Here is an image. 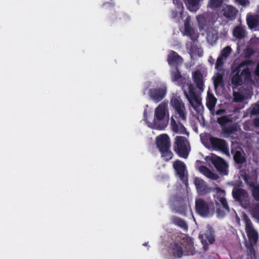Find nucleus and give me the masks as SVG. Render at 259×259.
Masks as SVG:
<instances>
[{
	"label": "nucleus",
	"instance_id": "nucleus-1",
	"mask_svg": "<svg viewBox=\"0 0 259 259\" xmlns=\"http://www.w3.org/2000/svg\"><path fill=\"white\" fill-rule=\"evenodd\" d=\"M174 68L170 71L171 80L173 82L177 81L178 82L179 85L182 87L184 95L193 109L198 114H201L203 112V106L201 100L195 92L194 85L191 83L190 80L182 76L178 67Z\"/></svg>",
	"mask_w": 259,
	"mask_h": 259
},
{
	"label": "nucleus",
	"instance_id": "nucleus-2",
	"mask_svg": "<svg viewBox=\"0 0 259 259\" xmlns=\"http://www.w3.org/2000/svg\"><path fill=\"white\" fill-rule=\"evenodd\" d=\"M171 253L177 258H181L184 255H193L196 253L192 239L190 237L183 238L180 241L175 242L171 246Z\"/></svg>",
	"mask_w": 259,
	"mask_h": 259
},
{
	"label": "nucleus",
	"instance_id": "nucleus-3",
	"mask_svg": "<svg viewBox=\"0 0 259 259\" xmlns=\"http://www.w3.org/2000/svg\"><path fill=\"white\" fill-rule=\"evenodd\" d=\"M156 144L164 160L168 161L172 158L173 154L170 150V141L168 135L162 134L157 137Z\"/></svg>",
	"mask_w": 259,
	"mask_h": 259
},
{
	"label": "nucleus",
	"instance_id": "nucleus-4",
	"mask_svg": "<svg viewBox=\"0 0 259 259\" xmlns=\"http://www.w3.org/2000/svg\"><path fill=\"white\" fill-rule=\"evenodd\" d=\"M167 105L165 103H160L155 109L153 123L159 130L164 129L167 125V120H164L166 112L167 111Z\"/></svg>",
	"mask_w": 259,
	"mask_h": 259
},
{
	"label": "nucleus",
	"instance_id": "nucleus-5",
	"mask_svg": "<svg viewBox=\"0 0 259 259\" xmlns=\"http://www.w3.org/2000/svg\"><path fill=\"white\" fill-rule=\"evenodd\" d=\"M189 143L185 137L177 136L175 139L174 150L181 157L186 158L189 155V151L188 146Z\"/></svg>",
	"mask_w": 259,
	"mask_h": 259
},
{
	"label": "nucleus",
	"instance_id": "nucleus-6",
	"mask_svg": "<svg viewBox=\"0 0 259 259\" xmlns=\"http://www.w3.org/2000/svg\"><path fill=\"white\" fill-rule=\"evenodd\" d=\"M172 166L176 171V176L178 177L185 184H187L188 173L185 163L178 159L173 162Z\"/></svg>",
	"mask_w": 259,
	"mask_h": 259
},
{
	"label": "nucleus",
	"instance_id": "nucleus-7",
	"mask_svg": "<svg viewBox=\"0 0 259 259\" xmlns=\"http://www.w3.org/2000/svg\"><path fill=\"white\" fill-rule=\"evenodd\" d=\"M167 88L164 85L159 87L151 88L148 91L150 98L156 103L161 101L165 98Z\"/></svg>",
	"mask_w": 259,
	"mask_h": 259
},
{
	"label": "nucleus",
	"instance_id": "nucleus-8",
	"mask_svg": "<svg viewBox=\"0 0 259 259\" xmlns=\"http://www.w3.org/2000/svg\"><path fill=\"white\" fill-rule=\"evenodd\" d=\"M196 212L200 216L206 218L210 214V203L203 199L199 198L195 200Z\"/></svg>",
	"mask_w": 259,
	"mask_h": 259
},
{
	"label": "nucleus",
	"instance_id": "nucleus-9",
	"mask_svg": "<svg viewBox=\"0 0 259 259\" xmlns=\"http://www.w3.org/2000/svg\"><path fill=\"white\" fill-rule=\"evenodd\" d=\"M209 141L213 150L223 152L228 151V144L225 140L211 136L209 138Z\"/></svg>",
	"mask_w": 259,
	"mask_h": 259
},
{
	"label": "nucleus",
	"instance_id": "nucleus-10",
	"mask_svg": "<svg viewBox=\"0 0 259 259\" xmlns=\"http://www.w3.org/2000/svg\"><path fill=\"white\" fill-rule=\"evenodd\" d=\"M199 237L201 239L205 251L207 250L208 249V242L211 244L215 241L214 232L213 229L210 228H208L204 234H200Z\"/></svg>",
	"mask_w": 259,
	"mask_h": 259
},
{
	"label": "nucleus",
	"instance_id": "nucleus-11",
	"mask_svg": "<svg viewBox=\"0 0 259 259\" xmlns=\"http://www.w3.org/2000/svg\"><path fill=\"white\" fill-rule=\"evenodd\" d=\"M245 231L248 238V243H256L258 235L257 232L253 229L250 219L245 220Z\"/></svg>",
	"mask_w": 259,
	"mask_h": 259
},
{
	"label": "nucleus",
	"instance_id": "nucleus-12",
	"mask_svg": "<svg viewBox=\"0 0 259 259\" xmlns=\"http://www.w3.org/2000/svg\"><path fill=\"white\" fill-rule=\"evenodd\" d=\"M167 61L171 67H178L183 64L184 60L178 53L171 50L168 55Z\"/></svg>",
	"mask_w": 259,
	"mask_h": 259
},
{
	"label": "nucleus",
	"instance_id": "nucleus-13",
	"mask_svg": "<svg viewBox=\"0 0 259 259\" xmlns=\"http://www.w3.org/2000/svg\"><path fill=\"white\" fill-rule=\"evenodd\" d=\"M232 195L235 200L239 202H246L248 200V192L245 189L241 188H233Z\"/></svg>",
	"mask_w": 259,
	"mask_h": 259
},
{
	"label": "nucleus",
	"instance_id": "nucleus-14",
	"mask_svg": "<svg viewBox=\"0 0 259 259\" xmlns=\"http://www.w3.org/2000/svg\"><path fill=\"white\" fill-rule=\"evenodd\" d=\"M211 162L219 171L224 175H227L228 165L222 158L219 156L212 157L211 158Z\"/></svg>",
	"mask_w": 259,
	"mask_h": 259
},
{
	"label": "nucleus",
	"instance_id": "nucleus-15",
	"mask_svg": "<svg viewBox=\"0 0 259 259\" xmlns=\"http://www.w3.org/2000/svg\"><path fill=\"white\" fill-rule=\"evenodd\" d=\"M194 184L198 193L200 195L206 194L211 191V188L208 187L206 183L200 178H195Z\"/></svg>",
	"mask_w": 259,
	"mask_h": 259
},
{
	"label": "nucleus",
	"instance_id": "nucleus-16",
	"mask_svg": "<svg viewBox=\"0 0 259 259\" xmlns=\"http://www.w3.org/2000/svg\"><path fill=\"white\" fill-rule=\"evenodd\" d=\"M184 28L186 34L190 36L193 41L197 40L198 35L195 34L194 29L191 26V20L189 17H187L185 21Z\"/></svg>",
	"mask_w": 259,
	"mask_h": 259
},
{
	"label": "nucleus",
	"instance_id": "nucleus-17",
	"mask_svg": "<svg viewBox=\"0 0 259 259\" xmlns=\"http://www.w3.org/2000/svg\"><path fill=\"white\" fill-rule=\"evenodd\" d=\"M242 178L244 181L245 184L248 186L250 188V191H251L252 189H253L254 187H256L257 186V175L253 174L252 175L245 174L242 175Z\"/></svg>",
	"mask_w": 259,
	"mask_h": 259
},
{
	"label": "nucleus",
	"instance_id": "nucleus-18",
	"mask_svg": "<svg viewBox=\"0 0 259 259\" xmlns=\"http://www.w3.org/2000/svg\"><path fill=\"white\" fill-rule=\"evenodd\" d=\"M170 125L174 132L181 134H185L187 136L189 135V133L187 131L186 128L184 126V125L179 121V123L177 124L176 121L173 118V117L171 118Z\"/></svg>",
	"mask_w": 259,
	"mask_h": 259
},
{
	"label": "nucleus",
	"instance_id": "nucleus-19",
	"mask_svg": "<svg viewBox=\"0 0 259 259\" xmlns=\"http://www.w3.org/2000/svg\"><path fill=\"white\" fill-rule=\"evenodd\" d=\"M193 81L196 84L197 88L199 90H203V75L201 72L197 70L195 71L193 74Z\"/></svg>",
	"mask_w": 259,
	"mask_h": 259
},
{
	"label": "nucleus",
	"instance_id": "nucleus-20",
	"mask_svg": "<svg viewBox=\"0 0 259 259\" xmlns=\"http://www.w3.org/2000/svg\"><path fill=\"white\" fill-rule=\"evenodd\" d=\"M246 22L250 29H253L259 25V16L258 15L247 16Z\"/></svg>",
	"mask_w": 259,
	"mask_h": 259
},
{
	"label": "nucleus",
	"instance_id": "nucleus-21",
	"mask_svg": "<svg viewBox=\"0 0 259 259\" xmlns=\"http://www.w3.org/2000/svg\"><path fill=\"white\" fill-rule=\"evenodd\" d=\"M223 11L224 16L231 20L235 18L237 11L235 8L231 6H227Z\"/></svg>",
	"mask_w": 259,
	"mask_h": 259
},
{
	"label": "nucleus",
	"instance_id": "nucleus-22",
	"mask_svg": "<svg viewBox=\"0 0 259 259\" xmlns=\"http://www.w3.org/2000/svg\"><path fill=\"white\" fill-rule=\"evenodd\" d=\"M175 110V117L178 120H181L182 121L186 120V112L185 107L184 108L182 107L174 109Z\"/></svg>",
	"mask_w": 259,
	"mask_h": 259
},
{
	"label": "nucleus",
	"instance_id": "nucleus-23",
	"mask_svg": "<svg viewBox=\"0 0 259 259\" xmlns=\"http://www.w3.org/2000/svg\"><path fill=\"white\" fill-rule=\"evenodd\" d=\"M233 159L234 161L238 164H242L246 161L245 154L239 150H237L235 152L233 155Z\"/></svg>",
	"mask_w": 259,
	"mask_h": 259
},
{
	"label": "nucleus",
	"instance_id": "nucleus-24",
	"mask_svg": "<svg viewBox=\"0 0 259 259\" xmlns=\"http://www.w3.org/2000/svg\"><path fill=\"white\" fill-rule=\"evenodd\" d=\"M218 192L220 193V198H218V200L221 202L223 206V208L226 209L227 212L230 211V208L228 205L226 199L225 197V191L218 188Z\"/></svg>",
	"mask_w": 259,
	"mask_h": 259
},
{
	"label": "nucleus",
	"instance_id": "nucleus-25",
	"mask_svg": "<svg viewBox=\"0 0 259 259\" xmlns=\"http://www.w3.org/2000/svg\"><path fill=\"white\" fill-rule=\"evenodd\" d=\"M217 103V99L211 94L208 93L206 99V106L209 110L211 111L214 109Z\"/></svg>",
	"mask_w": 259,
	"mask_h": 259
},
{
	"label": "nucleus",
	"instance_id": "nucleus-26",
	"mask_svg": "<svg viewBox=\"0 0 259 259\" xmlns=\"http://www.w3.org/2000/svg\"><path fill=\"white\" fill-rule=\"evenodd\" d=\"M171 220L175 225L179 226L184 230H187L188 225L186 222L182 219L176 216H172Z\"/></svg>",
	"mask_w": 259,
	"mask_h": 259
},
{
	"label": "nucleus",
	"instance_id": "nucleus-27",
	"mask_svg": "<svg viewBox=\"0 0 259 259\" xmlns=\"http://www.w3.org/2000/svg\"><path fill=\"white\" fill-rule=\"evenodd\" d=\"M187 5L188 9L191 12L196 11L198 9L200 0H183Z\"/></svg>",
	"mask_w": 259,
	"mask_h": 259
},
{
	"label": "nucleus",
	"instance_id": "nucleus-28",
	"mask_svg": "<svg viewBox=\"0 0 259 259\" xmlns=\"http://www.w3.org/2000/svg\"><path fill=\"white\" fill-rule=\"evenodd\" d=\"M237 72L232 76L231 82L236 87H238L242 84V79L240 75V70L236 69Z\"/></svg>",
	"mask_w": 259,
	"mask_h": 259
},
{
	"label": "nucleus",
	"instance_id": "nucleus-29",
	"mask_svg": "<svg viewBox=\"0 0 259 259\" xmlns=\"http://www.w3.org/2000/svg\"><path fill=\"white\" fill-rule=\"evenodd\" d=\"M233 34L236 38L241 39L245 37V31L241 26H237L234 28Z\"/></svg>",
	"mask_w": 259,
	"mask_h": 259
},
{
	"label": "nucleus",
	"instance_id": "nucleus-30",
	"mask_svg": "<svg viewBox=\"0 0 259 259\" xmlns=\"http://www.w3.org/2000/svg\"><path fill=\"white\" fill-rule=\"evenodd\" d=\"M170 104L174 109L178 108H184L185 105L180 97H173L170 100Z\"/></svg>",
	"mask_w": 259,
	"mask_h": 259
},
{
	"label": "nucleus",
	"instance_id": "nucleus-31",
	"mask_svg": "<svg viewBox=\"0 0 259 259\" xmlns=\"http://www.w3.org/2000/svg\"><path fill=\"white\" fill-rule=\"evenodd\" d=\"M170 104L174 109L178 108H184L185 105L180 97H173L170 100Z\"/></svg>",
	"mask_w": 259,
	"mask_h": 259
},
{
	"label": "nucleus",
	"instance_id": "nucleus-32",
	"mask_svg": "<svg viewBox=\"0 0 259 259\" xmlns=\"http://www.w3.org/2000/svg\"><path fill=\"white\" fill-rule=\"evenodd\" d=\"M190 52L191 57L193 54L197 55L199 57L203 56V50L201 48H198L197 46L192 45L190 48Z\"/></svg>",
	"mask_w": 259,
	"mask_h": 259
},
{
	"label": "nucleus",
	"instance_id": "nucleus-33",
	"mask_svg": "<svg viewBox=\"0 0 259 259\" xmlns=\"http://www.w3.org/2000/svg\"><path fill=\"white\" fill-rule=\"evenodd\" d=\"M236 131L237 127L233 125L224 127L222 128L223 133L228 136L234 134Z\"/></svg>",
	"mask_w": 259,
	"mask_h": 259
},
{
	"label": "nucleus",
	"instance_id": "nucleus-34",
	"mask_svg": "<svg viewBox=\"0 0 259 259\" xmlns=\"http://www.w3.org/2000/svg\"><path fill=\"white\" fill-rule=\"evenodd\" d=\"M231 52V48L229 46H226L221 51L220 55L219 56L222 57L226 59L230 55Z\"/></svg>",
	"mask_w": 259,
	"mask_h": 259
},
{
	"label": "nucleus",
	"instance_id": "nucleus-35",
	"mask_svg": "<svg viewBox=\"0 0 259 259\" xmlns=\"http://www.w3.org/2000/svg\"><path fill=\"white\" fill-rule=\"evenodd\" d=\"M225 59L222 57L219 56L217 59V61L215 65V68L219 70L222 71L223 69V66L224 64V60Z\"/></svg>",
	"mask_w": 259,
	"mask_h": 259
},
{
	"label": "nucleus",
	"instance_id": "nucleus-36",
	"mask_svg": "<svg viewBox=\"0 0 259 259\" xmlns=\"http://www.w3.org/2000/svg\"><path fill=\"white\" fill-rule=\"evenodd\" d=\"M224 82L223 75L221 74L218 73L216 77H214L213 80L214 86L215 88L218 87L219 85L223 84Z\"/></svg>",
	"mask_w": 259,
	"mask_h": 259
},
{
	"label": "nucleus",
	"instance_id": "nucleus-37",
	"mask_svg": "<svg viewBox=\"0 0 259 259\" xmlns=\"http://www.w3.org/2000/svg\"><path fill=\"white\" fill-rule=\"evenodd\" d=\"M223 0H209V5L211 8L220 7L223 4Z\"/></svg>",
	"mask_w": 259,
	"mask_h": 259
},
{
	"label": "nucleus",
	"instance_id": "nucleus-38",
	"mask_svg": "<svg viewBox=\"0 0 259 259\" xmlns=\"http://www.w3.org/2000/svg\"><path fill=\"white\" fill-rule=\"evenodd\" d=\"M240 75L241 78L243 77L245 80H248L251 78V73L248 68L243 69Z\"/></svg>",
	"mask_w": 259,
	"mask_h": 259
},
{
	"label": "nucleus",
	"instance_id": "nucleus-39",
	"mask_svg": "<svg viewBox=\"0 0 259 259\" xmlns=\"http://www.w3.org/2000/svg\"><path fill=\"white\" fill-rule=\"evenodd\" d=\"M251 192L253 198L256 201H259V184L257 185L256 187H254Z\"/></svg>",
	"mask_w": 259,
	"mask_h": 259
},
{
	"label": "nucleus",
	"instance_id": "nucleus-40",
	"mask_svg": "<svg viewBox=\"0 0 259 259\" xmlns=\"http://www.w3.org/2000/svg\"><path fill=\"white\" fill-rule=\"evenodd\" d=\"M251 192L253 198L256 201H259V184L257 185L256 187H254Z\"/></svg>",
	"mask_w": 259,
	"mask_h": 259
},
{
	"label": "nucleus",
	"instance_id": "nucleus-41",
	"mask_svg": "<svg viewBox=\"0 0 259 259\" xmlns=\"http://www.w3.org/2000/svg\"><path fill=\"white\" fill-rule=\"evenodd\" d=\"M230 121V120L228 117L226 115L220 117L217 119V122L218 123L222 126Z\"/></svg>",
	"mask_w": 259,
	"mask_h": 259
},
{
	"label": "nucleus",
	"instance_id": "nucleus-42",
	"mask_svg": "<svg viewBox=\"0 0 259 259\" xmlns=\"http://www.w3.org/2000/svg\"><path fill=\"white\" fill-rule=\"evenodd\" d=\"M197 19L199 25L202 27L206 25V20L203 15H199L197 17Z\"/></svg>",
	"mask_w": 259,
	"mask_h": 259
},
{
	"label": "nucleus",
	"instance_id": "nucleus-43",
	"mask_svg": "<svg viewBox=\"0 0 259 259\" xmlns=\"http://www.w3.org/2000/svg\"><path fill=\"white\" fill-rule=\"evenodd\" d=\"M255 244H256V243H248V242H246L245 244V246L247 248L249 253L252 255H255V251L253 247V246Z\"/></svg>",
	"mask_w": 259,
	"mask_h": 259
},
{
	"label": "nucleus",
	"instance_id": "nucleus-44",
	"mask_svg": "<svg viewBox=\"0 0 259 259\" xmlns=\"http://www.w3.org/2000/svg\"><path fill=\"white\" fill-rule=\"evenodd\" d=\"M116 19L123 20L124 21H126L129 19L128 16L123 12L118 13L116 15Z\"/></svg>",
	"mask_w": 259,
	"mask_h": 259
},
{
	"label": "nucleus",
	"instance_id": "nucleus-45",
	"mask_svg": "<svg viewBox=\"0 0 259 259\" xmlns=\"http://www.w3.org/2000/svg\"><path fill=\"white\" fill-rule=\"evenodd\" d=\"M250 113L251 115H256L259 114V105L255 104L251 109Z\"/></svg>",
	"mask_w": 259,
	"mask_h": 259
},
{
	"label": "nucleus",
	"instance_id": "nucleus-46",
	"mask_svg": "<svg viewBox=\"0 0 259 259\" xmlns=\"http://www.w3.org/2000/svg\"><path fill=\"white\" fill-rule=\"evenodd\" d=\"M204 176L212 180H217L218 178L217 175L212 172L209 169H208Z\"/></svg>",
	"mask_w": 259,
	"mask_h": 259
},
{
	"label": "nucleus",
	"instance_id": "nucleus-47",
	"mask_svg": "<svg viewBox=\"0 0 259 259\" xmlns=\"http://www.w3.org/2000/svg\"><path fill=\"white\" fill-rule=\"evenodd\" d=\"M252 213L254 217L259 219V204H256L253 208Z\"/></svg>",
	"mask_w": 259,
	"mask_h": 259
},
{
	"label": "nucleus",
	"instance_id": "nucleus-48",
	"mask_svg": "<svg viewBox=\"0 0 259 259\" xmlns=\"http://www.w3.org/2000/svg\"><path fill=\"white\" fill-rule=\"evenodd\" d=\"M252 63V61L251 60H245L244 61H243L242 62H241L238 66V67H237V69H239L242 67V66H244L245 65H250Z\"/></svg>",
	"mask_w": 259,
	"mask_h": 259
},
{
	"label": "nucleus",
	"instance_id": "nucleus-49",
	"mask_svg": "<svg viewBox=\"0 0 259 259\" xmlns=\"http://www.w3.org/2000/svg\"><path fill=\"white\" fill-rule=\"evenodd\" d=\"M234 100L236 102H241L243 101L242 96L239 93H235L234 94Z\"/></svg>",
	"mask_w": 259,
	"mask_h": 259
},
{
	"label": "nucleus",
	"instance_id": "nucleus-50",
	"mask_svg": "<svg viewBox=\"0 0 259 259\" xmlns=\"http://www.w3.org/2000/svg\"><path fill=\"white\" fill-rule=\"evenodd\" d=\"M209 168L206 167V166H204V165H201L200 167H199V170L204 175H205V174L206 172V171L208 170Z\"/></svg>",
	"mask_w": 259,
	"mask_h": 259
},
{
	"label": "nucleus",
	"instance_id": "nucleus-51",
	"mask_svg": "<svg viewBox=\"0 0 259 259\" xmlns=\"http://www.w3.org/2000/svg\"><path fill=\"white\" fill-rule=\"evenodd\" d=\"M242 6H246L249 3L248 0H235Z\"/></svg>",
	"mask_w": 259,
	"mask_h": 259
},
{
	"label": "nucleus",
	"instance_id": "nucleus-52",
	"mask_svg": "<svg viewBox=\"0 0 259 259\" xmlns=\"http://www.w3.org/2000/svg\"><path fill=\"white\" fill-rule=\"evenodd\" d=\"M186 209H187V205H183L182 207H180L178 208L179 211L181 213H185Z\"/></svg>",
	"mask_w": 259,
	"mask_h": 259
},
{
	"label": "nucleus",
	"instance_id": "nucleus-53",
	"mask_svg": "<svg viewBox=\"0 0 259 259\" xmlns=\"http://www.w3.org/2000/svg\"><path fill=\"white\" fill-rule=\"evenodd\" d=\"M217 212L218 215L223 217L225 215L224 211H222L220 208L217 209Z\"/></svg>",
	"mask_w": 259,
	"mask_h": 259
},
{
	"label": "nucleus",
	"instance_id": "nucleus-54",
	"mask_svg": "<svg viewBox=\"0 0 259 259\" xmlns=\"http://www.w3.org/2000/svg\"><path fill=\"white\" fill-rule=\"evenodd\" d=\"M253 124L256 127H259V117L256 118L253 120Z\"/></svg>",
	"mask_w": 259,
	"mask_h": 259
},
{
	"label": "nucleus",
	"instance_id": "nucleus-55",
	"mask_svg": "<svg viewBox=\"0 0 259 259\" xmlns=\"http://www.w3.org/2000/svg\"><path fill=\"white\" fill-rule=\"evenodd\" d=\"M173 3L174 4L178 5L179 6L182 5L181 0H173Z\"/></svg>",
	"mask_w": 259,
	"mask_h": 259
},
{
	"label": "nucleus",
	"instance_id": "nucleus-56",
	"mask_svg": "<svg viewBox=\"0 0 259 259\" xmlns=\"http://www.w3.org/2000/svg\"><path fill=\"white\" fill-rule=\"evenodd\" d=\"M221 110H219L217 111L216 114L217 115H219L221 113Z\"/></svg>",
	"mask_w": 259,
	"mask_h": 259
},
{
	"label": "nucleus",
	"instance_id": "nucleus-57",
	"mask_svg": "<svg viewBox=\"0 0 259 259\" xmlns=\"http://www.w3.org/2000/svg\"><path fill=\"white\" fill-rule=\"evenodd\" d=\"M147 111H146V110H145L144 111V117H145L146 116H147Z\"/></svg>",
	"mask_w": 259,
	"mask_h": 259
},
{
	"label": "nucleus",
	"instance_id": "nucleus-58",
	"mask_svg": "<svg viewBox=\"0 0 259 259\" xmlns=\"http://www.w3.org/2000/svg\"><path fill=\"white\" fill-rule=\"evenodd\" d=\"M147 244H148V243H144L143 245H144V246H147Z\"/></svg>",
	"mask_w": 259,
	"mask_h": 259
},
{
	"label": "nucleus",
	"instance_id": "nucleus-59",
	"mask_svg": "<svg viewBox=\"0 0 259 259\" xmlns=\"http://www.w3.org/2000/svg\"><path fill=\"white\" fill-rule=\"evenodd\" d=\"M257 12L259 14V8H258Z\"/></svg>",
	"mask_w": 259,
	"mask_h": 259
},
{
	"label": "nucleus",
	"instance_id": "nucleus-60",
	"mask_svg": "<svg viewBox=\"0 0 259 259\" xmlns=\"http://www.w3.org/2000/svg\"><path fill=\"white\" fill-rule=\"evenodd\" d=\"M209 59H212V57L210 56Z\"/></svg>",
	"mask_w": 259,
	"mask_h": 259
}]
</instances>
